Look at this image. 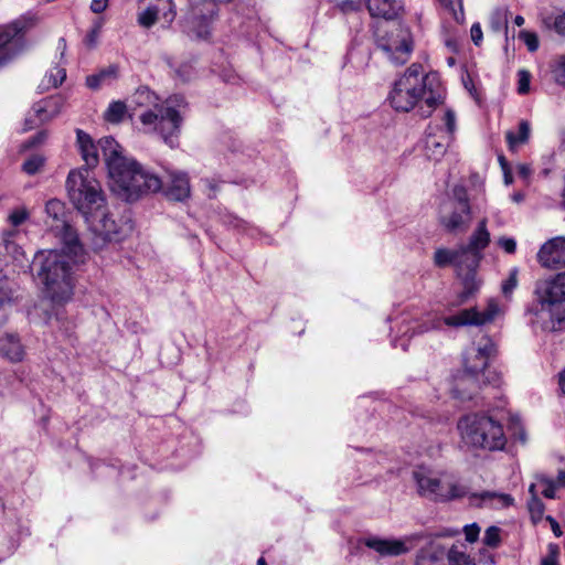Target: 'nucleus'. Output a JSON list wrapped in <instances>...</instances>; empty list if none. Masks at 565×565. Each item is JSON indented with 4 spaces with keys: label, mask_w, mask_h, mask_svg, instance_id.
<instances>
[{
    "label": "nucleus",
    "mask_w": 565,
    "mask_h": 565,
    "mask_svg": "<svg viewBox=\"0 0 565 565\" xmlns=\"http://www.w3.org/2000/svg\"><path fill=\"white\" fill-rule=\"evenodd\" d=\"M489 243L490 233L487 228V218H482L471 234L468 244L466 246H461L469 268L479 267L482 259V250L489 245Z\"/></svg>",
    "instance_id": "6ab92c4d"
},
{
    "label": "nucleus",
    "mask_w": 565,
    "mask_h": 565,
    "mask_svg": "<svg viewBox=\"0 0 565 565\" xmlns=\"http://www.w3.org/2000/svg\"><path fill=\"white\" fill-rule=\"evenodd\" d=\"M14 299L12 284L7 278H0V326L7 321Z\"/></svg>",
    "instance_id": "c756f323"
},
{
    "label": "nucleus",
    "mask_w": 565,
    "mask_h": 565,
    "mask_svg": "<svg viewBox=\"0 0 565 565\" xmlns=\"http://www.w3.org/2000/svg\"><path fill=\"white\" fill-rule=\"evenodd\" d=\"M519 38L524 42L530 52H535L539 49V38L534 32L523 30L520 32Z\"/></svg>",
    "instance_id": "49530a36"
},
{
    "label": "nucleus",
    "mask_w": 565,
    "mask_h": 565,
    "mask_svg": "<svg viewBox=\"0 0 565 565\" xmlns=\"http://www.w3.org/2000/svg\"><path fill=\"white\" fill-rule=\"evenodd\" d=\"M535 294L544 295V297L554 300L561 306H565V270L537 281Z\"/></svg>",
    "instance_id": "5701e85b"
},
{
    "label": "nucleus",
    "mask_w": 565,
    "mask_h": 565,
    "mask_svg": "<svg viewBox=\"0 0 565 565\" xmlns=\"http://www.w3.org/2000/svg\"><path fill=\"white\" fill-rule=\"evenodd\" d=\"M526 309L527 323L534 332H556L565 329V306L544 295H536Z\"/></svg>",
    "instance_id": "9d476101"
},
{
    "label": "nucleus",
    "mask_w": 565,
    "mask_h": 565,
    "mask_svg": "<svg viewBox=\"0 0 565 565\" xmlns=\"http://www.w3.org/2000/svg\"><path fill=\"white\" fill-rule=\"evenodd\" d=\"M103 25H104V20L102 18L99 19H96L93 23V26L90 29V31L87 33L84 42L85 44L88 46V47H95L97 42H98V38H99V34H100V31L103 29Z\"/></svg>",
    "instance_id": "79ce46f5"
},
{
    "label": "nucleus",
    "mask_w": 565,
    "mask_h": 565,
    "mask_svg": "<svg viewBox=\"0 0 565 565\" xmlns=\"http://www.w3.org/2000/svg\"><path fill=\"white\" fill-rule=\"evenodd\" d=\"M443 98L438 75L424 74L422 64L413 63L393 83L387 102L396 111L408 113L424 100L428 110L423 111V115L428 116Z\"/></svg>",
    "instance_id": "7ed1b4c3"
},
{
    "label": "nucleus",
    "mask_w": 565,
    "mask_h": 565,
    "mask_svg": "<svg viewBox=\"0 0 565 565\" xmlns=\"http://www.w3.org/2000/svg\"><path fill=\"white\" fill-rule=\"evenodd\" d=\"M30 217V213L25 206H19L13 209L8 215L9 224L17 230L15 227L23 224Z\"/></svg>",
    "instance_id": "4c0bfd02"
},
{
    "label": "nucleus",
    "mask_w": 565,
    "mask_h": 565,
    "mask_svg": "<svg viewBox=\"0 0 565 565\" xmlns=\"http://www.w3.org/2000/svg\"><path fill=\"white\" fill-rule=\"evenodd\" d=\"M457 428L462 443L473 449L502 450L508 441L501 422L486 413L462 416Z\"/></svg>",
    "instance_id": "423d86ee"
},
{
    "label": "nucleus",
    "mask_w": 565,
    "mask_h": 565,
    "mask_svg": "<svg viewBox=\"0 0 565 565\" xmlns=\"http://www.w3.org/2000/svg\"><path fill=\"white\" fill-rule=\"evenodd\" d=\"M546 520L550 522L552 531L555 534V536L559 537L562 535V530L557 521L552 516H547Z\"/></svg>",
    "instance_id": "052dcab7"
},
{
    "label": "nucleus",
    "mask_w": 565,
    "mask_h": 565,
    "mask_svg": "<svg viewBox=\"0 0 565 565\" xmlns=\"http://www.w3.org/2000/svg\"><path fill=\"white\" fill-rule=\"evenodd\" d=\"M33 25L30 17L21 15L0 26V67L6 65L26 47L25 33Z\"/></svg>",
    "instance_id": "ddd939ff"
},
{
    "label": "nucleus",
    "mask_w": 565,
    "mask_h": 565,
    "mask_svg": "<svg viewBox=\"0 0 565 565\" xmlns=\"http://www.w3.org/2000/svg\"><path fill=\"white\" fill-rule=\"evenodd\" d=\"M503 307L499 303L497 299H489L487 307L483 311L478 310L477 308L462 309L456 315L445 317L444 319L433 318L428 321H425L422 324H418L413 329V333H424L429 330L440 329L441 324H446L448 327H467V326H483L494 321L497 318L503 315Z\"/></svg>",
    "instance_id": "1a4fd4ad"
},
{
    "label": "nucleus",
    "mask_w": 565,
    "mask_h": 565,
    "mask_svg": "<svg viewBox=\"0 0 565 565\" xmlns=\"http://www.w3.org/2000/svg\"><path fill=\"white\" fill-rule=\"evenodd\" d=\"M476 271L477 268H469L463 265L462 275H458L462 279L463 285V291L460 294V303L467 301L480 287Z\"/></svg>",
    "instance_id": "2f4dec72"
},
{
    "label": "nucleus",
    "mask_w": 565,
    "mask_h": 565,
    "mask_svg": "<svg viewBox=\"0 0 565 565\" xmlns=\"http://www.w3.org/2000/svg\"><path fill=\"white\" fill-rule=\"evenodd\" d=\"M484 384L488 382L482 376L463 369L462 373L455 377L451 393L457 399L470 401Z\"/></svg>",
    "instance_id": "412c9836"
},
{
    "label": "nucleus",
    "mask_w": 565,
    "mask_h": 565,
    "mask_svg": "<svg viewBox=\"0 0 565 565\" xmlns=\"http://www.w3.org/2000/svg\"><path fill=\"white\" fill-rule=\"evenodd\" d=\"M471 40L479 46L482 42L483 35L480 23H473L470 29Z\"/></svg>",
    "instance_id": "864d4df0"
},
{
    "label": "nucleus",
    "mask_w": 565,
    "mask_h": 565,
    "mask_svg": "<svg viewBox=\"0 0 565 565\" xmlns=\"http://www.w3.org/2000/svg\"><path fill=\"white\" fill-rule=\"evenodd\" d=\"M434 263L437 267L454 265L458 275H462L463 265L467 266L466 255L461 246L457 249L438 248L434 255Z\"/></svg>",
    "instance_id": "bb28decb"
},
{
    "label": "nucleus",
    "mask_w": 565,
    "mask_h": 565,
    "mask_svg": "<svg viewBox=\"0 0 565 565\" xmlns=\"http://www.w3.org/2000/svg\"><path fill=\"white\" fill-rule=\"evenodd\" d=\"M203 184L210 189V193H209V196L212 198L214 196L215 192H216V189H217V183L212 180V179H204L202 180Z\"/></svg>",
    "instance_id": "680f3d73"
},
{
    "label": "nucleus",
    "mask_w": 565,
    "mask_h": 565,
    "mask_svg": "<svg viewBox=\"0 0 565 565\" xmlns=\"http://www.w3.org/2000/svg\"><path fill=\"white\" fill-rule=\"evenodd\" d=\"M516 170H518L519 175L525 180H527L532 174V169L526 163L518 164Z\"/></svg>",
    "instance_id": "bf43d9fd"
},
{
    "label": "nucleus",
    "mask_w": 565,
    "mask_h": 565,
    "mask_svg": "<svg viewBox=\"0 0 565 565\" xmlns=\"http://www.w3.org/2000/svg\"><path fill=\"white\" fill-rule=\"evenodd\" d=\"M377 47L390 63L404 65L414 51L413 35L408 28L397 25L377 40Z\"/></svg>",
    "instance_id": "4468645a"
},
{
    "label": "nucleus",
    "mask_w": 565,
    "mask_h": 565,
    "mask_svg": "<svg viewBox=\"0 0 565 565\" xmlns=\"http://www.w3.org/2000/svg\"><path fill=\"white\" fill-rule=\"evenodd\" d=\"M184 71H182L181 68L177 70V74L179 75V77L182 79V81H186L189 78V72H188V66L184 65Z\"/></svg>",
    "instance_id": "0e129e2a"
},
{
    "label": "nucleus",
    "mask_w": 565,
    "mask_h": 565,
    "mask_svg": "<svg viewBox=\"0 0 565 565\" xmlns=\"http://www.w3.org/2000/svg\"><path fill=\"white\" fill-rule=\"evenodd\" d=\"M544 24L554 30L557 34L565 38V11L555 17H548L544 19Z\"/></svg>",
    "instance_id": "58836bf2"
},
{
    "label": "nucleus",
    "mask_w": 565,
    "mask_h": 565,
    "mask_svg": "<svg viewBox=\"0 0 565 565\" xmlns=\"http://www.w3.org/2000/svg\"><path fill=\"white\" fill-rule=\"evenodd\" d=\"M497 354V345L488 335L481 337L473 342L463 354L465 370L476 373L484 379L488 384L497 386L500 384V374L488 370L489 361Z\"/></svg>",
    "instance_id": "9b49d317"
},
{
    "label": "nucleus",
    "mask_w": 565,
    "mask_h": 565,
    "mask_svg": "<svg viewBox=\"0 0 565 565\" xmlns=\"http://www.w3.org/2000/svg\"><path fill=\"white\" fill-rule=\"evenodd\" d=\"M531 136V124L523 119L519 122L518 130H508L505 140L511 151H516L520 146L527 143Z\"/></svg>",
    "instance_id": "c85d7f7f"
},
{
    "label": "nucleus",
    "mask_w": 565,
    "mask_h": 565,
    "mask_svg": "<svg viewBox=\"0 0 565 565\" xmlns=\"http://www.w3.org/2000/svg\"><path fill=\"white\" fill-rule=\"evenodd\" d=\"M86 84L89 88L96 89L103 85V79L97 74H93L86 78Z\"/></svg>",
    "instance_id": "4d7b16f0"
},
{
    "label": "nucleus",
    "mask_w": 565,
    "mask_h": 565,
    "mask_svg": "<svg viewBox=\"0 0 565 565\" xmlns=\"http://www.w3.org/2000/svg\"><path fill=\"white\" fill-rule=\"evenodd\" d=\"M558 383H559L562 393L565 395V370L559 374Z\"/></svg>",
    "instance_id": "69168bd1"
},
{
    "label": "nucleus",
    "mask_w": 565,
    "mask_h": 565,
    "mask_svg": "<svg viewBox=\"0 0 565 565\" xmlns=\"http://www.w3.org/2000/svg\"><path fill=\"white\" fill-rule=\"evenodd\" d=\"M443 122L445 128L439 125H429L425 137V156L438 161L447 151L454 134L456 131V115L452 110H446Z\"/></svg>",
    "instance_id": "2eb2a0df"
},
{
    "label": "nucleus",
    "mask_w": 565,
    "mask_h": 565,
    "mask_svg": "<svg viewBox=\"0 0 565 565\" xmlns=\"http://www.w3.org/2000/svg\"><path fill=\"white\" fill-rule=\"evenodd\" d=\"M135 103L146 106L139 119L146 134L158 135L170 148L179 143V134L183 121L186 102L181 95H173L159 103L158 97L148 87L137 89Z\"/></svg>",
    "instance_id": "f03ea898"
},
{
    "label": "nucleus",
    "mask_w": 565,
    "mask_h": 565,
    "mask_svg": "<svg viewBox=\"0 0 565 565\" xmlns=\"http://www.w3.org/2000/svg\"><path fill=\"white\" fill-rule=\"evenodd\" d=\"M47 138L46 131H40L35 136L31 137L28 141L29 147H33L42 143Z\"/></svg>",
    "instance_id": "13d9d810"
},
{
    "label": "nucleus",
    "mask_w": 565,
    "mask_h": 565,
    "mask_svg": "<svg viewBox=\"0 0 565 565\" xmlns=\"http://www.w3.org/2000/svg\"><path fill=\"white\" fill-rule=\"evenodd\" d=\"M0 351L12 362H19L23 358V348L13 334H7L0 339Z\"/></svg>",
    "instance_id": "7c9ffc66"
},
{
    "label": "nucleus",
    "mask_w": 565,
    "mask_h": 565,
    "mask_svg": "<svg viewBox=\"0 0 565 565\" xmlns=\"http://www.w3.org/2000/svg\"><path fill=\"white\" fill-rule=\"evenodd\" d=\"M497 243L508 254H513L516 250V241L512 237L502 236Z\"/></svg>",
    "instance_id": "09e8293b"
},
{
    "label": "nucleus",
    "mask_w": 565,
    "mask_h": 565,
    "mask_svg": "<svg viewBox=\"0 0 565 565\" xmlns=\"http://www.w3.org/2000/svg\"><path fill=\"white\" fill-rule=\"evenodd\" d=\"M550 71L553 82L565 87V54L558 55L552 61Z\"/></svg>",
    "instance_id": "72a5a7b5"
},
{
    "label": "nucleus",
    "mask_w": 565,
    "mask_h": 565,
    "mask_svg": "<svg viewBox=\"0 0 565 565\" xmlns=\"http://www.w3.org/2000/svg\"><path fill=\"white\" fill-rule=\"evenodd\" d=\"M46 78L53 87H57L66 78V70L58 65L54 66L47 72Z\"/></svg>",
    "instance_id": "37998d69"
},
{
    "label": "nucleus",
    "mask_w": 565,
    "mask_h": 565,
    "mask_svg": "<svg viewBox=\"0 0 565 565\" xmlns=\"http://www.w3.org/2000/svg\"><path fill=\"white\" fill-rule=\"evenodd\" d=\"M126 110V105L122 102H113L105 113V118L109 122H119L124 118Z\"/></svg>",
    "instance_id": "c9c22d12"
},
{
    "label": "nucleus",
    "mask_w": 565,
    "mask_h": 565,
    "mask_svg": "<svg viewBox=\"0 0 565 565\" xmlns=\"http://www.w3.org/2000/svg\"><path fill=\"white\" fill-rule=\"evenodd\" d=\"M466 540L473 543L478 540L480 534V526L477 523L468 524L463 527Z\"/></svg>",
    "instance_id": "de8ad7c7"
},
{
    "label": "nucleus",
    "mask_w": 565,
    "mask_h": 565,
    "mask_svg": "<svg viewBox=\"0 0 565 565\" xmlns=\"http://www.w3.org/2000/svg\"><path fill=\"white\" fill-rule=\"evenodd\" d=\"M65 100L61 95L51 96L35 103L25 118V130L55 118L62 111Z\"/></svg>",
    "instance_id": "a211bd4d"
},
{
    "label": "nucleus",
    "mask_w": 565,
    "mask_h": 565,
    "mask_svg": "<svg viewBox=\"0 0 565 565\" xmlns=\"http://www.w3.org/2000/svg\"><path fill=\"white\" fill-rule=\"evenodd\" d=\"M503 171V179H504V183L507 185L511 184L513 182V178H512V174H511V171H510V168L509 169H505V170H502Z\"/></svg>",
    "instance_id": "e2e57ef3"
},
{
    "label": "nucleus",
    "mask_w": 565,
    "mask_h": 565,
    "mask_svg": "<svg viewBox=\"0 0 565 565\" xmlns=\"http://www.w3.org/2000/svg\"><path fill=\"white\" fill-rule=\"evenodd\" d=\"M366 0H342L340 3V8L342 11H358L362 8V4L365 3Z\"/></svg>",
    "instance_id": "3c124183"
},
{
    "label": "nucleus",
    "mask_w": 565,
    "mask_h": 565,
    "mask_svg": "<svg viewBox=\"0 0 565 565\" xmlns=\"http://www.w3.org/2000/svg\"><path fill=\"white\" fill-rule=\"evenodd\" d=\"M446 557L449 565H477L469 555L456 546L451 547L448 552L446 551Z\"/></svg>",
    "instance_id": "f704fd0d"
},
{
    "label": "nucleus",
    "mask_w": 565,
    "mask_h": 565,
    "mask_svg": "<svg viewBox=\"0 0 565 565\" xmlns=\"http://www.w3.org/2000/svg\"><path fill=\"white\" fill-rule=\"evenodd\" d=\"M84 218L89 230L104 241H119L125 234L126 227L131 228L130 225H120L111 218L106 211V203L98 211L85 215Z\"/></svg>",
    "instance_id": "dca6fc26"
},
{
    "label": "nucleus",
    "mask_w": 565,
    "mask_h": 565,
    "mask_svg": "<svg viewBox=\"0 0 565 565\" xmlns=\"http://www.w3.org/2000/svg\"><path fill=\"white\" fill-rule=\"evenodd\" d=\"M84 260V248L78 255L71 253L65 245L62 249L39 252L33 259L36 274L44 285V294L54 303L67 302L73 296L74 267Z\"/></svg>",
    "instance_id": "20e7f679"
},
{
    "label": "nucleus",
    "mask_w": 565,
    "mask_h": 565,
    "mask_svg": "<svg viewBox=\"0 0 565 565\" xmlns=\"http://www.w3.org/2000/svg\"><path fill=\"white\" fill-rule=\"evenodd\" d=\"M536 257L539 264L546 269L565 267V236H556L545 242Z\"/></svg>",
    "instance_id": "aec40b11"
},
{
    "label": "nucleus",
    "mask_w": 565,
    "mask_h": 565,
    "mask_svg": "<svg viewBox=\"0 0 565 565\" xmlns=\"http://www.w3.org/2000/svg\"><path fill=\"white\" fill-rule=\"evenodd\" d=\"M76 136L86 169L98 164L100 151L108 170L110 189L121 199L135 201L143 193L162 189V180L135 159L126 157L122 147L113 137H104L94 143L90 136L81 129Z\"/></svg>",
    "instance_id": "f257e3e1"
},
{
    "label": "nucleus",
    "mask_w": 565,
    "mask_h": 565,
    "mask_svg": "<svg viewBox=\"0 0 565 565\" xmlns=\"http://www.w3.org/2000/svg\"><path fill=\"white\" fill-rule=\"evenodd\" d=\"M531 73L526 70L518 72V93L525 95L530 92Z\"/></svg>",
    "instance_id": "a18cd8bd"
},
{
    "label": "nucleus",
    "mask_w": 565,
    "mask_h": 565,
    "mask_svg": "<svg viewBox=\"0 0 565 565\" xmlns=\"http://www.w3.org/2000/svg\"><path fill=\"white\" fill-rule=\"evenodd\" d=\"M19 234L18 230L10 228L2 232V244L0 245V253L2 249L10 254L13 260L22 263L24 259V252L19 245L14 243V237Z\"/></svg>",
    "instance_id": "473e14b6"
},
{
    "label": "nucleus",
    "mask_w": 565,
    "mask_h": 565,
    "mask_svg": "<svg viewBox=\"0 0 565 565\" xmlns=\"http://www.w3.org/2000/svg\"><path fill=\"white\" fill-rule=\"evenodd\" d=\"M469 190L461 183L455 184L439 206V224L450 234L466 233L472 222V204ZM477 200V194L473 196Z\"/></svg>",
    "instance_id": "0eeeda50"
},
{
    "label": "nucleus",
    "mask_w": 565,
    "mask_h": 565,
    "mask_svg": "<svg viewBox=\"0 0 565 565\" xmlns=\"http://www.w3.org/2000/svg\"><path fill=\"white\" fill-rule=\"evenodd\" d=\"M446 548L436 542L422 547L416 557L415 565H446Z\"/></svg>",
    "instance_id": "cd10ccee"
},
{
    "label": "nucleus",
    "mask_w": 565,
    "mask_h": 565,
    "mask_svg": "<svg viewBox=\"0 0 565 565\" xmlns=\"http://www.w3.org/2000/svg\"><path fill=\"white\" fill-rule=\"evenodd\" d=\"M503 22L505 23V17L501 12H497L491 19V25L495 31L502 29Z\"/></svg>",
    "instance_id": "6e6d98bb"
},
{
    "label": "nucleus",
    "mask_w": 565,
    "mask_h": 565,
    "mask_svg": "<svg viewBox=\"0 0 565 565\" xmlns=\"http://www.w3.org/2000/svg\"><path fill=\"white\" fill-rule=\"evenodd\" d=\"M469 503L477 508L501 509L513 504L514 499L507 493L495 491L475 492L470 488V493L466 497Z\"/></svg>",
    "instance_id": "4be33fe9"
},
{
    "label": "nucleus",
    "mask_w": 565,
    "mask_h": 565,
    "mask_svg": "<svg viewBox=\"0 0 565 565\" xmlns=\"http://www.w3.org/2000/svg\"><path fill=\"white\" fill-rule=\"evenodd\" d=\"M164 193L172 201L181 202L188 199L191 193L188 174L180 171H170Z\"/></svg>",
    "instance_id": "393cba45"
},
{
    "label": "nucleus",
    "mask_w": 565,
    "mask_h": 565,
    "mask_svg": "<svg viewBox=\"0 0 565 565\" xmlns=\"http://www.w3.org/2000/svg\"><path fill=\"white\" fill-rule=\"evenodd\" d=\"M541 484L543 487L542 494L547 499H554L556 492L554 482L550 480H542Z\"/></svg>",
    "instance_id": "603ef678"
},
{
    "label": "nucleus",
    "mask_w": 565,
    "mask_h": 565,
    "mask_svg": "<svg viewBox=\"0 0 565 565\" xmlns=\"http://www.w3.org/2000/svg\"><path fill=\"white\" fill-rule=\"evenodd\" d=\"M409 540H384L379 537H370L365 540V545L374 550L381 556L393 557L406 554L411 551Z\"/></svg>",
    "instance_id": "b1692460"
},
{
    "label": "nucleus",
    "mask_w": 565,
    "mask_h": 565,
    "mask_svg": "<svg viewBox=\"0 0 565 565\" xmlns=\"http://www.w3.org/2000/svg\"><path fill=\"white\" fill-rule=\"evenodd\" d=\"M45 224L54 236L60 238L71 253L78 255L82 250V244L77 232L68 221L64 202L57 199L49 200L45 204Z\"/></svg>",
    "instance_id": "f8f14e48"
},
{
    "label": "nucleus",
    "mask_w": 565,
    "mask_h": 565,
    "mask_svg": "<svg viewBox=\"0 0 565 565\" xmlns=\"http://www.w3.org/2000/svg\"><path fill=\"white\" fill-rule=\"evenodd\" d=\"M365 6L372 17L385 20L395 19L403 9L401 0H366Z\"/></svg>",
    "instance_id": "a878e982"
},
{
    "label": "nucleus",
    "mask_w": 565,
    "mask_h": 565,
    "mask_svg": "<svg viewBox=\"0 0 565 565\" xmlns=\"http://www.w3.org/2000/svg\"><path fill=\"white\" fill-rule=\"evenodd\" d=\"M66 190L70 201L83 216L98 211L106 202L100 183L86 168L70 171L66 179Z\"/></svg>",
    "instance_id": "6e6552de"
},
{
    "label": "nucleus",
    "mask_w": 565,
    "mask_h": 565,
    "mask_svg": "<svg viewBox=\"0 0 565 565\" xmlns=\"http://www.w3.org/2000/svg\"><path fill=\"white\" fill-rule=\"evenodd\" d=\"M117 72H118L117 66L110 65V66L102 70L100 72H98V75L103 79V84H105V83H109L113 79H115L117 77Z\"/></svg>",
    "instance_id": "8fccbe9b"
},
{
    "label": "nucleus",
    "mask_w": 565,
    "mask_h": 565,
    "mask_svg": "<svg viewBox=\"0 0 565 565\" xmlns=\"http://www.w3.org/2000/svg\"><path fill=\"white\" fill-rule=\"evenodd\" d=\"M536 484H531L529 488V492L531 493V499L527 502L529 510L533 518H541L544 512V504L543 502L537 498V494L535 492Z\"/></svg>",
    "instance_id": "e433bc0d"
},
{
    "label": "nucleus",
    "mask_w": 565,
    "mask_h": 565,
    "mask_svg": "<svg viewBox=\"0 0 565 565\" xmlns=\"http://www.w3.org/2000/svg\"><path fill=\"white\" fill-rule=\"evenodd\" d=\"M175 17L177 10L173 0H156L137 13V23L143 29H150L159 19H162L169 26Z\"/></svg>",
    "instance_id": "f3484780"
},
{
    "label": "nucleus",
    "mask_w": 565,
    "mask_h": 565,
    "mask_svg": "<svg viewBox=\"0 0 565 565\" xmlns=\"http://www.w3.org/2000/svg\"><path fill=\"white\" fill-rule=\"evenodd\" d=\"M108 1L109 0H92L90 10L94 13H102L107 9Z\"/></svg>",
    "instance_id": "5fc2aeb1"
},
{
    "label": "nucleus",
    "mask_w": 565,
    "mask_h": 565,
    "mask_svg": "<svg viewBox=\"0 0 565 565\" xmlns=\"http://www.w3.org/2000/svg\"><path fill=\"white\" fill-rule=\"evenodd\" d=\"M519 269L516 267L510 269L509 276L501 284V291L504 297H510L518 286Z\"/></svg>",
    "instance_id": "a19ab883"
},
{
    "label": "nucleus",
    "mask_w": 565,
    "mask_h": 565,
    "mask_svg": "<svg viewBox=\"0 0 565 565\" xmlns=\"http://www.w3.org/2000/svg\"><path fill=\"white\" fill-rule=\"evenodd\" d=\"M542 565H556V562L553 557H547L542 561Z\"/></svg>",
    "instance_id": "774afa93"
},
{
    "label": "nucleus",
    "mask_w": 565,
    "mask_h": 565,
    "mask_svg": "<svg viewBox=\"0 0 565 565\" xmlns=\"http://www.w3.org/2000/svg\"><path fill=\"white\" fill-rule=\"evenodd\" d=\"M413 480L422 498L437 503L462 500L470 493V486L461 478L425 465L413 470Z\"/></svg>",
    "instance_id": "39448f33"
},
{
    "label": "nucleus",
    "mask_w": 565,
    "mask_h": 565,
    "mask_svg": "<svg viewBox=\"0 0 565 565\" xmlns=\"http://www.w3.org/2000/svg\"><path fill=\"white\" fill-rule=\"evenodd\" d=\"M512 200L516 203H520L524 200V194L521 192H516L512 195Z\"/></svg>",
    "instance_id": "338daca9"
},
{
    "label": "nucleus",
    "mask_w": 565,
    "mask_h": 565,
    "mask_svg": "<svg viewBox=\"0 0 565 565\" xmlns=\"http://www.w3.org/2000/svg\"><path fill=\"white\" fill-rule=\"evenodd\" d=\"M44 162L45 158L43 156L33 154L24 161L22 169L25 173L32 175L41 170V168L44 166Z\"/></svg>",
    "instance_id": "ea45409f"
},
{
    "label": "nucleus",
    "mask_w": 565,
    "mask_h": 565,
    "mask_svg": "<svg viewBox=\"0 0 565 565\" xmlns=\"http://www.w3.org/2000/svg\"><path fill=\"white\" fill-rule=\"evenodd\" d=\"M500 543V529L489 526L483 535V544L490 547H497Z\"/></svg>",
    "instance_id": "c03bdc74"
}]
</instances>
